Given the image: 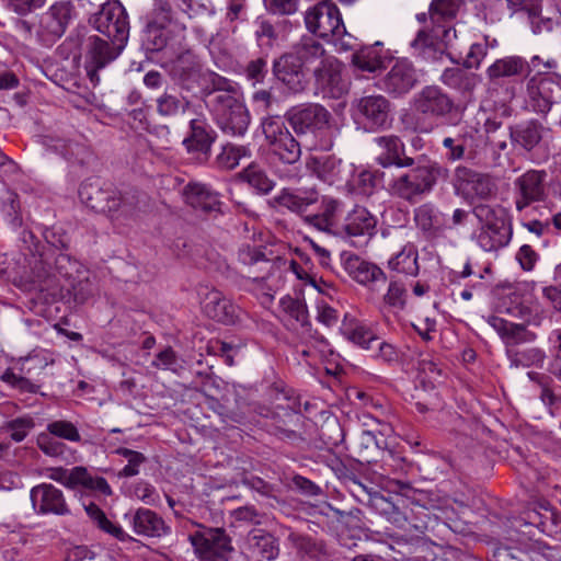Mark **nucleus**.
<instances>
[{"label": "nucleus", "instance_id": "1", "mask_svg": "<svg viewBox=\"0 0 561 561\" xmlns=\"http://www.w3.org/2000/svg\"><path fill=\"white\" fill-rule=\"evenodd\" d=\"M78 195L88 208L116 218L133 217L145 197L135 190L122 193L100 179H89L81 183Z\"/></svg>", "mask_w": 561, "mask_h": 561}, {"label": "nucleus", "instance_id": "2", "mask_svg": "<svg viewBox=\"0 0 561 561\" xmlns=\"http://www.w3.org/2000/svg\"><path fill=\"white\" fill-rule=\"evenodd\" d=\"M447 175L448 170L446 168L421 156L415 159L412 169L392 180L389 184V191L391 195L398 198L416 203L433 190L438 178H446Z\"/></svg>", "mask_w": 561, "mask_h": 561}, {"label": "nucleus", "instance_id": "3", "mask_svg": "<svg viewBox=\"0 0 561 561\" xmlns=\"http://www.w3.org/2000/svg\"><path fill=\"white\" fill-rule=\"evenodd\" d=\"M412 107L416 114L422 116L417 119L414 129L425 134L431 133L434 128L432 124L426 123L427 119H442L455 124L453 117L458 111L454 99L438 85L422 88L414 94Z\"/></svg>", "mask_w": 561, "mask_h": 561}, {"label": "nucleus", "instance_id": "4", "mask_svg": "<svg viewBox=\"0 0 561 561\" xmlns=\"http://www.w3.org/2000/svg\"><path fill=\"white\" fill-rule=\"evenodd\" d=\"M526 59L518 55L495 59L486 69V92L490 98L511 101L516 96L514 80L525 78Z\"/></svg>", "mask_w": 561, "mask_h": 561}, {"label": "nucleus", "instance_id": "5", "mask_svg": "<svg viewBox=\"0 0 561 561\" xmlns=\"http://www.w3.org/2000/svg\"><path fill=\"white\" fill-rule=\"evenodd\" d=\"M218 127L229 136H243L250 124L245 105L229 91L215 93L210 101Z\"/></svg>", "mask_w": 561, "mask_h": 561}, {"label": "nucleus", "instance_id": "6", "mask_svg": "<svg viewBox=\"0 0 561 561\" xmlns=\"http://www.w3.org/2000/svg\"><path fill=\"white\" fill-rule=\"evenodd\" d=\"M526 103L531 112L547 116L552 107L561 103V76H531L526 81Z\"/></svg>", "mask_w": 561, "mask_h": 561}, {"label": "nucleus", "instance_id": "7", "mask_svg": "<svg viewBox=\"0 0 561 561\" xmlns=\"http://www.w3.org/2000/svg\"><path fill=\"white\" fill-rule=\"evenodd\" d=\"M202 561H229L233 553L231 538L222 528H207L188 537Z\"/></svg>", "mask_w": 561, "mask_h": 561}, {"label": "nucleus", "instance_id": "8", "mask_svg": "<svg viewBox=\"0 0 561 561\" xmlns=\"http://www.w3.org/2000/svg\"><path fill=\"white\" fill-rule=\"evenodd\" d=\"M390 112L391 103L380 94L365 95L352 103L354 122L369 131H376L388 126Z\"/></svg>", "mask_w": 561, "mask_h": 561}, {"label": "nucleus", "instance_id": "9", "mask_svg": "<svg viewBox=\"0 0 561 561\" xmlns=\"http://www.w3.org/2000/svg\"><path fill=\"white\" fill-rule=\"evenodd\" d=\"M263 133L271 150L283 163L295 165L301 156L299 142L282 124L278 117H267L262 122Z\"/></svg>", "mask_w": 561, "mask_h": 561}, {"label": "nucleus", "instance_id": "10", "mask_svg": "<svg viewBox=\"0 0 561 561\" xmlns=\"http://www.w3.org/2000/svg\"><path fill=\"white\" fill-rule=\"evenodd\" d=\"M305 23L311 33L322 38L330 36L340 37L345 33V27L336 7L325 1L319 2L306 12Z\"/></svg>", "mask_w": 561, "mask_h": 561}, {"label": "nucleus", "instance_id": "11", "mask_svg": "<svg viewBox=\"0 0 561 561\" xmlns=\"http://www.w3.org/2000/svg\"><path fill=\"white\" fill-rule=\"evenodd\" d=\"M343 65L334 56L324 58L313 69L314 84L324 98L340 99L348 91V82L342 76Z\"/></svg>", "mask_w": 561, "mask_h": 561}, {"label": "nucleus", "instance_id": "12", "mask_svg": "<svg viewBox=\"0 0 561 561\" xmlns=\"http://www.w3.org/2000/svg\"><path fill=\"white\" fill-rule=\"evenodd\" d=\"M377 219L364 207H356L347 214L335 234L354 245H364L376 233Z\"/></svg>", "mask_w": 561, "mask_h": 561}, {"label": "nucleus", "instance_id": "13", "mask_svg": "<svg viewBox=\"0 0 561 561\" xmlns=\"http://www.w3.org/2000/svg\"><path fill=\"white\" fill-rule=\"evenodd\" d=\"M286 118L297 135H316L328 126L330 113L322 105L307 104L289 110Z\"/></svg>", "mask_w": 561, "mask_h": 561}, {"label": "nucleus", "instance_id": "14", "mask_svg": "<svg viewBox=\"0 0 561 561\" xmlns=\"http://www.w3.org/2000/svg\"><path fill=\"white\" fill-rule=\"evenodd\" d=\"M546 178L543 170H528L515 180V206L518 211L546 198Z\"/></svg>", "mask_w": 561, "mask_h": 561}, {"label": "nucleus", "instance_id": "15", "mask_svg": "<svg viewBox=\"0 0 561 561\" xmlns=\"http://www.w3.org/2000/svg\"><path fill=\"white\" fill-rule=\"evenodd\" d=\"M273 76L291 93H300L308 85L306 68L298 61L297 55L286 53L273 62Z\"/></svg>", "mask_w": 561, "mask_h": 561}, {"label": "nucleus", "instance_id": "16", "mask_svg": "<svg viewBox=\"0 0 561 561\" xmlns=\"http://www.w3.org/2000/svg\"><path fill=\"white\" fill-rule=\"evenodd\" d=\"M198 295L203 310L209 318L224 324H233L238 320L240 309L221 291L201 286Z\"/></svg>", "mask_w": 561, "mask_h": 561}, {"label": "nucleus", "instance_id": "17", "mask_svg": "<svg viewBox=\"0 0 561 561\" xmlns=\"http://www.w3.org/2000/svg\"><path fill=\"white\" fill-rule=\"evenodd\" d=\"M167 67L171 77L186 90L199 85L204 78L201 60L191 49L179 53Z\"/></svg>", "mask_w": 561, "mask_h": 561}, {"label": "nucleus", "instance_id": "18", "mask_svg": "<svg viewBox=\"0 0 561 561\" xmlns=\"http://www.w3.org/2000/svg\"><path fill=\"white\" fill-rule=\"evenodd\" d=\"M375 160L382 168H412L415 159L405 156V146L396 135L379 136L374 139Z\"/></svg>", "mask_w": 561, "mask_h": 561}, {"label": "nucleus", "instance_id": "19", "mask_svg": "<svg viewBox=\"0 0 561 561\" xmlns=\"http://www.w3.org/2000/svg\"><path fill=\"white\" fill-rule=\"evenodd\" d=\"M419 82L417 71L408 59L397 60L381 80V89L398 98L409 93Z\"/></svg>", "mask_w": 561, "mask_h": 561}, {"label": "nucleus", "instance_id": "20", "mask_svg": "<svg viewBox=\"0 0 561 561\" xmlns=\"http://www.w3.org/2000/svg\"><path fill=\"white\" fill-rule=\"evenodd\" d=\"M32 506L38 515H65L68 505L61 490L50 483H42L31 489Z\"/></svg>", "mask_w": 561, "mask_h": 561}, {"label": "nucleus", "instance_id": "21", "mask_svg": "<svg viewBox=\"0 0 561 561\" xmlns=\"http://www.w3.org/2000/svg\"><path fill=\"white\" fill-rule=\"evenodd\" d=\"M183 197L187 205L206 214L219 213L221 202L219 195L208 184L190 181L183 188Z\"/></svg>", "mask_w": 561, "mask_h": 561}, {"label": "nucleus", "instance_id": "22", "mask_svg": "<svg viewBox=\"0 0 561 561\" xmlns=\"http://www.w3.org/2000/svg\"><path fill=\"white\" fill-rule=\"evenodd\" d=\"M548 129L537 119H528L510 127V138L513 147L525 152H531L540 146Z\"/></svg>", "mask_w": 561, "mask_h": 561}, {"label": "nucleus", "instance_id": "23", "mask_svg": "<svg viewBox=\"0 0 561 561\" xmlns=\"http://www.w3.org/2000/svg\"><path fill=\"white\" fill-rule=\"evenodd\" d=\"M70 23V1H56L39 21L41 32L50 41L60 38Z\"/></svg>", "mask_w": 561, "mask_h": 561}, {"label": "nucleus", "instance_id": "24", "mask_svg": "<svg viewBox=\"0 0 561 561\" xmlns=\"http://www.w3.org/2000/svg\"><path fill=\"white\" fill-rule=\"evenodd\" d=\"M46 242L55 249V270L64 278L70 277V234L61 227L54 226L45 232Z\"/></svg>", "mask_w": 561, "mask_h": 561}, {"label": "nucleus", "instance_id": "25", "mask_svg": "<svg viewBox=\"0 0 561 561\" xmlns=\"http://www.w3.org/2000/svg\"><path fill=\"white\" fill-rule=\"evenodd\" d=\"M486 322L507 346L531 343L537 339V334L529 331L523 323H514L496 316L488 317Z\"/></svg>", "mask_w": 561, "mask_h": 561}, {"label": "nucleus", "instance_id": "26", "mask_svg": "<svg viewBox=\"0 0 561 561\" xmlns=\"http://www.w3.org/2000/svg\"><path fill=\"white\" fill-rule=\"evenodd\" d=\"M137 535L160 537L168 533L163 519L148 508H138L134 514H125Z\"/></svg>", "mask_w": 561, "mask_h": 561}, {"label": "nucleus", "instance_id": "27", "mask_svg": "<svg viewBox=\"0 0 561 561\" xmlns=\"http://www.w3.org/2000/svg\"><path fill=\"white\" fill-rule=\"evenodd\" d=\"M247 549L251 557L259 558L262 561L274 560L279 553L277 539L272 534L262 529H255L249 533L247 537Z\"/></svg>", "mask_w": 561, "mask_h": 561}, {"label": "nucleus", "instance_id": "28", "mask_svg": "<svg viewBox=\"0 0 561 561\" xmlns=\"http://www.w3.org/2000/svg\"><path fill=\"white\" fill-rule=\"evenodd\" d=\"M311 164L317 176L329 184L346 180L352 172L351 165H344L342 160L334 156L313 158Z\"/></svg>", "mask_w": 561, "mask_h": 561}, {"label": "nucleus", "instance_id": "29", "mask_svg": "<svg viewBox=\"0 0 561 561\" xmlns=\"http://www.w3.org/2000/svg\"><path fill=\"white\" fill-rule=\"evenodd\" d=\"M191 135L183 140L188 151H196L205 154L210 152L215 134L211 127L202 118L192 119L190 122Z\"/></svg>", "mask_w": 561, "mask_h": 561}, {"label": "nucleus", "instance_id": "30", "mask_svg": "<svg viewBox=\"0 0 561 561\" xmlns=\"http://www.w3.org/2000/svg\"><path fill=\"white\" fill-rule=\"evenodd\" d=\"M341 203L332 197L323 196L321 199V210L318 214L308 215L305 220L310 226L323 232H334L336 227V215Z\"/></svg>", "mask_w": 561, "mask_h": 561}, {"label": "nucleus", "instance_id": "31", "mask_svg": "<svg viewBox=\"0 0 561 561\" xmlns=\"http://www.w3.org/2000/svg\"><path fill=\"white\" fill-rule=\"evenodd\" d=\"M388 267L398 274L415 277L420 272L416 247L411 242L404 244L389 259Z\"/></svg>", "mask_w": 561, "mask_h": 561}, {"label": "nucleus", "instance_id": "32", "mask_svg": "<svg viewBox=\"0 0 561 561\" xmlns=\"http://www.w3.org/2000/svg\"><path fill=\"white\" fill-rule=\"evenodd\" d=\"M346 270L358 284L365 286L387 280L385 272L379 266L357 256L350 257L346 261Z\"/></svg>", "mask_w": 561, "mask_h": 561}, {"label": "nucleus", "instance_id": "33", "mask_svg": "<svg viewBox=\"0 0 561 561\" xmlns=\"http://www.w3.org/2000/svg\"><path fill=\"white\" fill-rule=\"evenodd\" d=\"M473 215L481 224L480 229L512 228L510 217L504 208L489 204H477Z\"/></svg>", "mask_w": 561, "mask_h": 561}, {"label": "nucleus", "instance_id": "34", "mask_svg": "<svg viewBox=\"0 0 561 561\" xmlns=\"http://www.w3.org/2000/svg\"><path fill=\"white\" fill-rule=\"evenodd\" d=\"M293 55H297L298 61L302 64L305 68L318 62L322 65L324 58L331 57L328 55L322 45L311 36H305L297 43L293 50Z\"/></svg>", "mask_w": 561, "mask_h": 561}, {"label": "nucleus", "instance_id": "35", "mask_svg": "<svg viewBox=\"0 0 561 561\" xmlns=\"http://www.w3.org/2000/svg\"><path fill=\"white\" fill-rule=\"evenodd\" d=\"M275 201L279 206L302 214L310 205L318 202V193L316 191L293 192L285 188L275 197Z\"/></svg>", "mask_w": 561, "mask_h": 561}, {"label": "nucleus", "instance_id": "36", "mask_svg": "<svg viewBox=\"0 0 561 561\" xmlns=\"http://www.w3.org/2000/svg\"><path fill=\"white\" fill-rule=\"evenodd\" d=\"M382 43L363 47L353 55V64L363 71L375 72L385 67L386 56L381 50Z\"/></svg>", "mask_w": 561, "mask_h": 561}, {"label": "nucleus", "instance_id": "37", "mask_svg": "<svg viewBox=\"0 0 561 561\" xmlns=\"http://www.w3.org/2000/svg\"><path fill=\"white\" fill-rule=\"evenodd\" d=\"M416 226L433 236L445 227L444 217L432 204H423L414 211Z\"/></svg>", "mask_w": 561, "mask_h": 561}, {"label": "nucleus", "instance_id": "38", "mask_svg": "<svg viewBox=\"0 0 561 561\" xmlns=\"http://www.w3.org/2000/svg\"><path fill=\"white\" fill-rule=\"evenodd\" d=\"M82 506L87 515L101 530L113 536L119 541H127L130 539V536L119 525L112 523L95 503L82 502Z\"/></svg>", "mask_w": 561, "mask_h": 561}, {"label": "nucleus", "instance_id": "39", "mask_svg": "<svg viewBox=\"0 0 561 561\" xmlns=\"http://www.w3.org/2000/svg\"><path fill=\"white\" fill-rule=\"evenodd\" d=\"M512 234V228L479 229L477 242L483 251L495 252L510 243Z\"/></svg>", "mask_w": 561, "mask_h": 561}, {"label": "nucleus", "instance_id": "40", "mask_svg": "<svg viewBox=\"0 0 561 561\" xmlns=\"http://www.w3.org/2000/svg\"><path fill=\"white\" fill-rule=\"evenodd\" d=\"M81 485L87 491L99 492L103 495H111L112 489L102 477L92 476L84 467L72 468V489Z\"/></svg>", "mask_w": 561, "mask_h": 561}, {"label": "nucleus", "instance_id": "41", "mask_svg": "<svg viewBox=\"0 0 561 561\" xmlns=\"http://www.w3.org/2000/svg\"><path fill=\"white\" fill-rule=\"evenodd\" d=\"M506 355L511 367L515 368L541 367L546 359V353L539 347H530L523 351L507 348Z\"/></svg>", "mask_w": 561, "mask_h": 561}, {"label": "nucleus", "instance_id": "42", "mask_svg": "<svg viewBox=\"0 0 561 561\" xmlns=\"http://www.w3.org/2000/svg\"><path fill=\"white\" fill-rule=\"evenodd\" d=\"M240 178L260 194H268L275 183L257 164L251 163L241 173Z\"/></svg>", "mask_w": 561, "mask_h": 561}, {"label": "nucleus", "instance_id": "43", "mask_svg": "<svg viewBox=\"0 0 561 561\" xmlns=\"http://www.w3.org/2000/svg\"><path fill=\"white\" fill-rule=\"evenodd\" d=\"M76 274L72 276V299L77 302H84L94 291V284L91 279V272L82 264H76Z\"/></svg>", "mask_w": 561, "mask_h": 561}, {"label": "nucleus", "instance_id": "44", "mask_svg": "<svg viewBox=\"0 0 561 561\" xmlns=\"http://www.w3.org/2000/svg\"><path fill=\"white\" fill-rule=\"evenodd\" d=\"M251 151L245 146L227 144L222 147L220 153L217 154L215 163L218 168L225 170L234 169L241 159L250 158Z\"/></svg>", "mask_w": 561, "mask_h": 561}, {"label": "nucleus", "instance_id": "45", "mask_svg": "<svg viewBox=\"0 0 561 561\" xmlns=\"http://www.w3.org/2000/svg\"><path fill=\"white\" fill-rule=\"evenodd\" d=\"M461 0H433L430 7V19L433 24L453 20L460 8Z\"/></svg>", "mask_w": 561, "mask_h": 561}, {"label": "nucleus", "instance_id": "46", "mask_svg": "<svg viewBox=\"0 0 561 561\" xmlns=\"http://www.w3.org/2000/svg\"><path fill=\"white\" fill-rule=\"evenodd\" d=\"M469 137L467 135H456L455 137H445L443 147L446 150L445 158L448 162H456L471 157L467 150Z\"/></svg>", "mask_w": 561, "mask_h": 561}, {"label": "nucleus", "instance_id": "47", "mask_svg": "<svg viewBox=\"0 0 561 561\" xmlns=\"http://www.w3.org/2000/svg\"><path fill=\"white\" fill-rule=\"evenodd\" d=\"M407 299L408 291L404 284L398 279H391L383 295L385 305L394 312H400L405 309Z\"/></svg>", "mask_w": 561, "mask_h": 561}, {"label": "nucleus", "instance_id": "48", "mask_svg": "<svg viewBox=\"0 0 561 561\" xmlns=\"http://www.w3.org/2000/svg\"><path fill=\"white\" fill-rule=\"evenodd\" d=\"M342 332L344 336L354 344L369 351L375 350L376 336L369 329L364 325L356 324L354 327L343 325Z\"/></svg>", "mask_w": 561, "mask_h": 561}, {"label": "nucleus", "instance_id": "49", "mask_svg": "<svg viewBox=\"0 0 561 561\" xmlns=\"http://www.w3.org/2000/svg\"><path fill=\"white\" fill-rule=\"evenodd\" d=\"M35 427L33 417L28 415L19 416L13 420L7 421L2 430L10 433V438L20 443L23 442L28 433Z\"/></svg>", "mask_w": 561, "mask_h": 561}, {"label": "nucleus", "instance_id": "50", "mask_svg": "<svg viewBox=\"0 0 561 561\" xmlns=\"http://www.w3.org/2000/svg\"><path fill=\"white\" fill-rule=\"evenodd\" d=\"M383 440L378 439L371 431H363L358 437V455L363 461L371 462L381 449Z\"/></svg>", "mask_w": 561, "mask_h": 561}, {"label": "nucleus", "instance_id": "51", "mask_svg": "<svg viewBox=\"0 0 561 561\" xmlns=\"http://www.w3.org/2000/svg\"><path fill=\"white\" fill-rule=\"evenodd\" d=\"M39 142L45 148L46 152L53 153L67 159V154L69 153L70 144L69 139L58 135L55 131H47L39 136Z\"/></svg>", "mask_w": 561, "mask_h": 561}, {"label": "nucleus", "instance_id": "52", "mask_svg": "<svg viewBox=\"0 0 561 561\" xmlns=\"http://www.w3.org/2000/svg\"><path fill=\"white\" fill-rule=\"evenodd\" d=\"M279 306L286 314H288L300 325L304 327L309 323L308 309L304 301L295 299L290 296H284L279 300Z\"/></svg>", "mask_w": 561, "mask_h": 561}, {"label": "nucleus", "instance_id": "53", "mask_svg": "<svg viewBox=\"0 0 561 561\" xmlns=\"http://www.w3.org/2000/svg\"><path fill=\"white\" fill-rule=\"evenodd\" d=\"M115 453L127 460V465L118 472L119 478H130L140 472V466L146 461L141 453L124 447L117 448Z\"/></svg>", "mask_w": 561, "mask_h": 561}, {"label": "nucleus", "instance_id": "54", "mask_svg": "<svg viewBox=\"0 0 561 561\" xmlns=\"http://www.w3.org/2000/svg\"><path fill=\"white\" fill-rule=\"evenodd\" d=\"M144 46L147 50L159 51L167 46V35L158 23H150L147 25L144 34Z\"/></svg>", "mask_w": 561, "mask_h": 561}, {"label": "nucleus", "instance_id": "55", "mask_svg": "<svg viewBox=\"0 0 561 561\" xmlns=\"http://www.w3.org/2000/svg\"><path fill=\"white\" fill-rule=\"evenodd\" d=\"M173 4L187 13L190 18L197 12L194 8L193 0H156V11L161 15V23L171 20Z\"/></svg>", "mask_w": 561, "mask_h": 561}, {"label": "nucleus", "instance_id": "56", "mask_svg": "<svg viewBox=\"0 0 561 561\" xmlns=\"http://www.w3.org/2000/svg\"><path fill=\"white\" fill-rule=\"evenodd\" d=\"M436 37H438L437 34L433 36L427 31L420 30L415 38L410 44L413 54L422 58L431 57L432 53L435 50L434 45Z\"/></svg>", "mask_w": 561, "mask_h": 561}, {"label": "nucleus", "instance_id": "57", "mask_svg": "<svg viewBox=\"0 0 561 561\" xmlns=\"http://www.w3.org/2000/svg\"><path fill=\"white\" fill-rule=\"evenodd\" d=\"M238 259L244 265L261 264L263 266L262 270L267 272L272 267V264L265 257V254L257 248L251 247L250 244H243L239 249Z\"/></svg>", "mask_w": 561, "mask_h": 561}, {"label": "nucleus", "instance_id": "58", "mask_svg": "<svg viewBox=\"0 0 561 561\" xmlns=\"http://www.w3.org/2000/svg\"><path fill=\"white\" fill-rule=\"evenodd\" d=\"M522 11L526 13L527 19L531 25V30L535 34L552 30L553 21L551 18L541 15L540 2Z\"/></svg>", "mask_w": 561, "mask_h": 561}, {"label": "nucleus", "instance_id": "59", "mask_svg": "<svg viewBox=\"0 0 561 561\" xmlns=\"http://www.w3.org/2000/svg\"><path fill=\"white\" fill-rule=\"evenodd\" d=\"M37 447L47 456L58 457L64 455L66 444L50 434L39 433L36 438Z\"/></svg>", "mask_w": 561, "mask_h": 561}, {"label": "nucleus", "instance_id": "60", "mask_svg": "<svg viewBox=\"0 0 561 561\" xmlns=\"http://www.w3.org/2000/svg\"><path fill=\"white\" fill-rule=\"evenodd\" d=\"M151 365L157 369L171 370L173 373H178L182 368L180 359L171 347L160 351Z\"/></svg>", "mask_w": 561, "mask_h": 561}, {"label": "nucleus", "instance_id": "61", "mask_svg": "<svg viewBox=\"0 0 561 561\" xmlns=\"http://www.w3.org/2000/svg\"><path fill=\"white\" fill-rule=\"evenodd\" d=\"M267 60L263 57L250 60L244 68L245 78L253 84L262 83L267 76Z\"/></svg>", "mask_w": 561, "mask_h": 561}, {"label": "nucleus", "instance_id": "62", "mask_svg": "<svg viewBox=\"0 0 561 561\" xmlns=\"http://www.w3.org/2000/svg\"><path fill=\"white\" fill-rule=\"evenodd\" d=\"M527 68L525 69V78H527L531 72H535L534 76L545 77L548 73V70L556 69L558 64L554 59L548 58L543 60L540 56L535 55L530 58V60H526Z\"/></svg>", "mask_w": 561, "mask_h": 561}, {"label": "nucleus", "instance_id": "63", "mask_svg": "<svg viewBox=\"0 0 561 561\" xmlns=\"http://www.w3.org/2000/svg\"><path fill=\"white\" fill-rule=\"evenodd\" d=\"M377 173L368 170L360 171L353 181L359 194L370 195L376 186Z\"/></svg>", "mask_w": 561, "mask_h": 561}, {"label": "nucleus", "instance_id": "64", "mask_svg": "<svg viewBox=\"0 0 561 561\" xmlns=\"http://www.w3.org/2000/svg\"><path fill=\"white\" fill-rule=\"evenodd\" d=\"M252 101L260 111L271 112L277 104V98L272 89H260L252 95Z\"/></svg>", "mask_w": 561, "mask_h": 561}]
</instances>
